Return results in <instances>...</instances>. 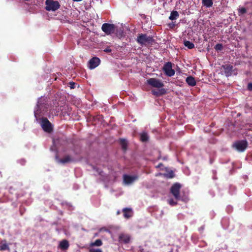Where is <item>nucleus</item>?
<instances>
[{
  "instance_id": "obj_1",
  "label": "nucleus",
  "mask_w": 252,
  "mask_h": 252,
  "mask_svg": "<svg viewBox=\"0 0 252 252\" xmlns=\"http://www.w3.org/2000/svg\"><path fill=\"white\" fill-rule=\"evenodd\" d=\"M136 41L141 45H146L147 44H152L155 42V40L151 36H148L146 34H139Z\"/></svg>"
},
{
  "instance_id": "obj_2",
  "label": "nucleus",
  "mask_w": 252,
  "mask_h": 252,
  "mask_svg": "<svg viewBox=\"0 0 252 252\" xmlns=\"http://www.w3.org/2000/svg\"><path fill=\"white\" fill-rule=\"evenodd\" d=\"M45 9L48 11H55L60 7V3L57 0H46L45 1Z\"/></svg>"
},
{
  "instance_id": "obj_3",
  "label": "nucleus",
  "mask_w": 252,
  "mask_h": 252,
  "mask_svg": "<svg viewBox=\"0 0 252 252\" xmlns=\"http://www.w3.org/2000/svg\"><path fill=\"white\" fill-rule=\"evenodd\" d=\"M181 188V185L178 183L174 184L171 187L170 192L177 200H179L180 198V193Z\"/></svg>"
},
{
  "instance_id": "obj_4",
  "label": "nucleus",
  "mask_w": 252,
  "mask_h": 252,
  "mask_svg": "<svg viewBox=\"0 0 252 252\" xmlns=\"http://www.w3.org/2000/svg\"><path fill=\"white\" fill-rule=\"evenodd\" d=\"M248 145V142L246 140H243L235 142L233 144V147L238 151L243 152L247 149Z\"/></svg>"
},
{
  "instance_id": "obj_5",
  "label": "nucleus",
  "mask_w": 252,
  "mask_h": 252,
  "mask_svg": "<svg viewBox=\"0 0 252 252\" xmlns=\"http://www.w3.org/2000/svg\"><path fill=\"white\" fill-rule=\"evenodd\" d=\"M42 129L47 132L50 133L53 130L51 123L46 118H42L41 122Z\"/></svg>"
},
{
  "instance_id": "obj_6",
  "label": "nucleus",
  "mask_w": 252,
  "mask_h": 252,
  "mask_svg": "<svg viewBox=\"0 0 252 252\" xmlns=\"http://www.w3.org/2000/svg\"><path fill=\"white\" fill-rule=\"evenodd\" d=\"M162 69L166 75L169 77L173 76L175 74V70L172 69V63L171 62L166 63Z\"/></svg>"
},
{
  "instance_id": "obj_7",
  "label": "nucleus",
  "mask_w": 252,
  "mask_h": 252,
  "mask_svg": "<svg viewBox=\"0 0 252 252\" xmlns=\"http://www.w3.org/2000/svg\"><path fill=\"white\" fill-rule=\"evenodd\" d=\"M101 29L106 34L109 35L114 32L115 26L113 24L104 23L102 25Z\"/></svg>"
},
{
  "instance_id": "obj_8",
  "label": "nucleus",
  "mask_w": 252,
  "mask_h": 252,
  "mask_svg": "<svg viewBox=\"0 0 252 252\" xmlns=\"http://www.w3.org/2000/svg\"><path fill=\"white\" fill-rule=\"evenodd\" d=\"M147 83L149 85L157 88H162L164 84L158 79L154 78H151L147 80Z\"/></svg>"
},
{
  "instance_id": "obj_9",
  "label": "nucleus",
  "mask_w": 252,
  "mask_h": 252,
  "mask_svg": "<svg viewBox=\"0 0 252 252\" xmlns=\"http://www.w3.org/2000/svg\"><path fill=\"white\" fill-rule=\"evenodd\" d=\"M130 236L125 233L120 234L118 237V241L121 244H127L130 242Z\"/></svg>"
},
{
  "instance_id": "obj_10",
  "label": "nucleus",
  "mask_w": 252,
  "mask_h": 252,
  "mask_svg": "<svg viewBox=\"0 0 252 252\" xmlns=\"http://www.w3.org/2000/svg\"><path fill=\"white\" fill-rule=\"evenodd\" d=\"M123 178L126 184H130L137 180L138 179V176L137 175L130 176L125 174L124 175Z\"/></svg>"
},
{
  "instance_id": "obj_11",
  "label": "nucleus",
  "mask_w": 252,
  "mask_h": 252,
  "mask_svg": "<svg viewBox=\"0 0 252 252\" xmlns=\"http://www.w3.org/2000/svg\"><path fill=\"white\" fill-rule=\"evenodd\" d=\"M100 60L97 57H93L89 62V66L90 68L94 69L100 63Z\"/></svg>"
},
{
  "instance_id": "obj_12",
  "label": "nucleus",
  "mask_w": 252,
  "mask_h": 252,
  "mask_svg": "<svg viewBox=\"0 0 252 252\" xmlns=\"http://www.w3.org/2000/svg\"><path fill=\"white\" fill-rule=\"evenodd\" d=\"M226 76L228 77L232 75L233 66L230 64H225L222 66Z\"/></svg>"
},
{
  "instance_id": "obj_13",
  "label": "nucleus",
  "mask_w": 252,
  "mask_h": 252,
  "mask_svg": "<svg viewBox=\"0 0 252 252\" xmlns=\"http://www.w3.org/2000/svg\"><path fill=\"white\" fill-rule=\"evenodd\" d=\"M73 161H74V159L69 155L65 156L64 158L60 159V162L63 164Z\"/></svg>"
},
{
  "instance_id": "obj_14",
  "label": "nucleus",
  "mask_w": 252,
  "mask_h": 252,
  "mask_svg": "<svg viewBox=\"0 0 252 252\" xmlns=\"http://www.w3.org/2000/svg\"><path fill=\"white\" fill-rule=\"evenodd\" d=\"M166 93V90L164 89H161L158 90H153L152 91V94L157 96H160L165 94Z\"/></svg>"
},
{
  "instance_id": "obj_15",
  "label": "nucleus",
  "mask_w": 252,
  "mask_h": 252,
  "mask_svg": "<svg viewBox=\"0 0 252 252\" xmlns=\"http://www.w3.org/2000/svg\"><path fill=\"white\" fill-rule=\"evenodd\" d=\"M186 81L187 83L190 86H194L196 84V82L194 78L191 76H189L187 77Z\"/></svg>"
},
{
  "instance_id": "obj_16",
  "label": "nucleus",
  "mask_w": 252,
  "mask_h": 252,
  "mask_svg": "<svg viewBox=\"0 0 252 252\" xmlns=\"http://www.w3.org/2000/svg\"><path fill=\"white\" fill-rule=\"evenodd\" d=\"M123 212L125 218L128 219L132 216L131 209L130 208H124L123 210Z\"/></svg>"
},
{
  "instance_id": "obj_17",
  "label": "nucleus",
  "mask_w": 252,
  "mask_h": 252,
  "mask_svg": "<svg viewBox=\"0 0 252 252\" xmlns=\"http://www.w3.org/2000/svg\"><path fill=\"white\" fill-rule=\"evenodd\" d=\"M60 247L63 250H66L69 247L68 242L66 240L62 241L60 243Z\"/></svg>"
},
{
  "instance_id": "obj_18",
  "label": "nucleus",
  "mask_w": 252,
  "mask_h": 252,
  "mask_svg": "<svg viewBox=\"0 0 252 252\" xmlns=\"http://www.w3.org/2000/svg\"><path fill=\"white\" fill-rule=\"evenodd\" d=\"M149 136L147 133L143 132L140 134V140L143 142H147L149 140Z\"/></svg>"
},
{
  "instance_id": "obj_19",
  "label": "nucleus",
  "mask_w": 252,
  "mask_h": 252,
  "mask_svg": "<svg viewBox=\"0 0 252 252\" xmlns=\"http://www.w3.org/2000/svg\"><path fill=\"white\" fill-rule=\"evenodd\" d=\"M179 16V14L177 11L173 10L171 12L169 17L170 20H174L177 19Z\"/></svg>"
},
{
  "instance_id": "obj_20",
  "label": "nucleus",
  "mask_w": 252,
  "mask_h": 252,
  "mask_svg": "<svg viewBox=\"0 0 252 252\" xmlns=\"http://www.w3.org/2000/svg\"><path fill=\"white\" fill-rule=\"evenodd\" d=\"M40 108H41V105L39 104V101H38L37 104L36 105V110H35L34 112V116L36 119H37L39 117V114L40 113L39 109H40Z\"/></svg>"
},
{
  "instance_id": "obj_21",
  "label": "nucleus",
  "mask_w": 252,
  "mask_h": 252,
  "mask_svg": "<svg viewBox=\"0 0 252 252\" xmlns=\"http://www.w3.org/2000/svg\"><path fill=\"white\" fill-rule=\"evenodd\" d=\"M202 4L207 7H212L213 4L212 0H202Z\"/></svg>"
},
{
  "instance_id": "obj_22",
  "label": "nucleus",
  "mask_w": 252,
  "mask_h": 252,
  "mask_svg": "<svg viewBox=\"0 0 252 252\" xmlns=\"http://www.w3.org/2000/svg\"><path fill=\"white\" fill-rule=\"evenodd\" d=\"M120 144L121 145L122 149L126 151L127 149V143L126 141L124 139H121L120 140Z\"/></svg>"
},
{
  "instance_id": "obj_23",
  "label": "nucleus",
  "mask_w": 252,
  "mask_h": 252,
  "mask_svg": "<svg viewBox=\"0 0 252 252\" xmlns=\"http://www.w3.org/2000/svg\"><path fill=\"white\" fill-rule=\"evenodd\" d=\"M184 45L189 49H191L194 48V45L193 43L189 41L185 40L184 42Z\"/></svg>"
},
{
  "instance_id": "obj_24",
  "label": "nucleus",
  "mask_w": 252,
  "mask_h": 252,
  "mask_svg": "<svg viewBox=\"0 0 252 252\" xmlns=\"http://www.w3.org/2000/svg\"><path fill=\"white\" fill-rule=\"evenodd\" d=\"M102 245V242L100 239H97L94 242L91 244V246L92 247L97 246L99 247Z\"/></svg>"
},
{
  "instance_id": "obj_25",
  "label": "nucleus",
  "mask_w": 252,
  "mask_h": 252,
  "mask_svg": "<svg viewBox=\"0 0 252 252\" xmlns=\"http://www.w3.org/2000/svg\"><path fill=\"white\" fill-rule=\"evenodd\" d=\"M175 175L174 172L172 170L168 171L166 174H165L164 176L167 178L171 179L174 177Z\"/></svg>"
},
{
  "instance_id": "obj_26",
  "label": "nucleus",
  "mask_w": 252,
  "mask_h": 252,
  "mask_svg": "<svg viewBox=\"0 0 252 252\" xmlns=\"http://www.w3.org/2000/svg\"><path fill=\"white\" fill-rule=\"evenodd\" d=\"M214 48L216 51H221L223 49V46L221 44L218 43L215 45Z\"/></svg>"
},
{
  "instance_id": "obj_27",
  "label": "nucleus",
  "mask_w": 252,
  "mask_h": 252,
  "mask_svg": "<svg viewBox=\"0 0 252 252\" xmlns=\"http://www.w3.org/2000/svg\"><path fill=\"white\" fill-rule=\"evenodd\" d=\"M8 249L9 247L6 244H3L0 246V251H4Z\"/></svg>"
},
{
  "instance_id": "obj_28",
  "label": "nucleus",
  "mask_w": 252,
  "mask_h": 252,
  "mask_svg": "<svg viewBox=\"0 0 252 252\" xmlns=\"http://www.w3.org/2000/svg\"><path fill=\"white\" fill-rule=\"evenodd\" d=\"M168 203L171 206H175L177 204V202L175 201L173 199H170L168 201Z\"/></svg>"
},
{
  "instance_id": "obj_29",
  "label": "nucleus",
  "mask_w": 252,
  "mask_h": 252,
  "mask_svg": "<svg viewBox=\"0 0 252 252\" xmlns=\"http://www.w3.org/2000/svg\"><path fill=\"white\" fill-rule=\"evenodd\" d=\"M247 12V10L246 8L245 7H242L241 8L239 9V14H244L246 13Z\"/></svg>"
},
{
  "instance_id": "obj_30",
  "label": "nucleus",
  "mask_w": 252,
  "mask_h": 252,
  "mask_svg": "<svg viewBox=\"0 0 252 252\" xmlns=\"http://www.w3.org/2000/svg\"><path fill=\"white\" fill-rule=\"evenodd\" d=\"M69 85L70 89H74L75 87L76 84L73 82H70L69 83Z\"/></svg>"
},
{
  "instance_id": "obj_31",
  "label": "nucleus",
  "mask_w": 252,
  "mask_h": 252,
  "mask_svg": "<svg viewBox=\"0 0 252 252\" xmlns=\"http://www.w3.org/2000/svg\"><path fill=\"white\" fill-rule=\"evenodd\" d=\"M90 252H102L100 249H91Z\"/></svg>"
},
{
  "instance_id": "obj_32",
  "label": "nucleus",
  "mask_w": 252,
  "mask_h": 252,
  "mask_svg": "<svg viewBox=\"0 0 252 252\" xmlns=\"http://www.w3.org/2000/svg\"><path fill=\"white\" fill-rule=\"evenodd\" d=\"M103 51L106 53H110L111 52L112 50L110 47H107L106 49H105Z\"/></svg>"
},
{
  "instance_id": "obj_33",
  "label": "nucleus",
  "mask_w": 252,
  "mask_h": 252,
  "mask_svg": "<svg viewBox=\"0 0 252 252\" xmlns=\"http://www.w3.org/2000/svg\"><path fill=\"white\" fill-rule=\"evenodd\" d=\"M248 89L249 91H252V83H250L248 85Z\"/></svg>"
},
{
  "instance_id": "obj_34",
  "label": "nucleus",
  "mask_w": 252,
  "mask_h": 252,
  "mask_svg": "<svg viewBox=\"0 0 252 252\" xmlns=\"http://www.w3.org/2000/svg\"><path fill=\"white\" fill-rule=\"evenodd\" d=\"M168 26L170 28H173V27H175V24L173 23H172L169 24Z\"/></svg>"
},
{
  "instance_id": "obj_35",
  "label": "nucleus",
  "mask_w": 252,
  "mask_h": 252,
  "mask_svg": "<svg viewBox=\"0 0 252 252\" xmlns=\"http://www.w3.org/2000/svg\"><path fill=\"white\" fill-rule=\"evenodd\" d=\"M73 0L74 1H80L82 0Z\"/></svg>"
},
{
  "instance_id": "obj_36",
  "label": "nucleus",
  "mask_w": 252,
  "mask_h": 252,
  "mask_svg": "<svg viewBox=\"0 0 252 252\" xmlns=\"http://www.w3.org/2000/svg\"><path fill=\"white\" fill-rule=\"evenodd\" d=\"M161 165H162V163H159L158 165V167H160Z\"/></svg>"
},
{
  "instance_id": "obj_37",
  "label": "nucleus",
  "mask_w": 252,
  "mask_h": 252,
  "mask_svg": "<svg viewBox=\"0 0 252 252\" xmlns=\"http://www.w3.org/2000/svg\"><path fill=\"white\" fill-rule=\"evenodd\" d=\"M120 211H118L117 212V215L120 214Z\"/></svg>"
},
{
  "instance_id": "obj_38",
  "label": "nucleus",
  "mask_w": 252,
  "mask_h": 252,
  "mask_svg": "<svg viewBox=\"0 0 252 252\" xmlns=\"http://www.w3.org/2000/svg\"><path fill=\"white\" fill-rule=\"evenodd\" d=\"M97 235V233H95V235H94L95 236H96Z\"/></svg>"
},
{
  "instance_id": "obj_39",
  "label": "nucleus",
  "mask_w": 252,
  "mask_h": 252,
  "mask_svg": "<svg viewBox=\"0 0 252 252\" xmlns=\"http://www.w3.org/2000/svg\"><path fill=\"white\" fill-rule=\"evenodd\" d=\"M20 212H21V215H23V213L21 211Z\"/></svg>"
}]
</instances>
